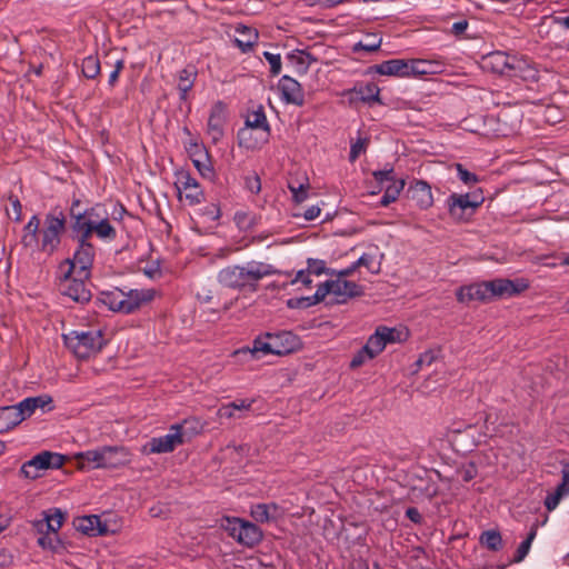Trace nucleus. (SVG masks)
I'll return each instance as SVG.
<instances>
[{"mask_svg": "<svg viewBox=\"0 0 569 569\" xmlns=\"http://www.w3.org/2000/svg\"><path fill=\"white\" fill-rule=\"evenodd\" d=\"M174 186L179 199L187 201L189 206L199 204L203 201L204 194L196 178L189 171L180 170L176 173Z\"/></svg>", "mask_w": 569, "mask_h": 569, "instance_id": "obj_13", "label": "nucleus"}, {"mask_svg": "<svg viewBox=\"0 0 569 569\" xmlns=\"http://www.w3.org/2000/svg\"><path fill=\"white\" fill-rule=\"evenodd\" d=\"M192 162H193L194 167L197 168V170L199 171V173L203 178L209 179V180L213 179L214 171H213L211 163L208 161V157L207 158H200V157L192 158Z\"/></svg>", "mask_w": 569, "mask_h": 569, "instance_id": "obj_42", "label": "nucleus"}, {"mask_svg": "<svg viewBox=\"0 0 569 569\" xmlns=\"http://www.w3.org/2000/svg\"><path fill=\"white\" fill-rule=\"evenodd\" d=\"M186 423L187 420H184L183 423L172 425L167 435L151 438L142 447V452L144 455H159L172 452L178 446H181L187 441V433L184 431Z\"/></svg>", "mask_w": 569, "mask_h": 569, "instance_id": "obj_9", "label": "nucleus"}, {"mask_svg": "<svg viewBox=\"0 0 569 569\" xmlns=\"http://www.w3.org/2000/svg\"><path fill=\"white\" fill-rule=\"evenodd\" d=\"M276 273L280 272L271 264L250 261L243 266L237 264L223 268L218 274V280L227 288L254 292L261 279Z\"/></svg>", "mask_w": 569, "mask_h": 569, "instance_id": "obj_2", "label": "nucleus"}, {"mask_svg": "<svg viewBox=\"0 0 569 569\" xmlns=\"http://www.w3.org/2000/svg\"><path fill=\"white\" fill-rule=\"evenodd\" d=\"M66 347L79 359H88L97 355L104 345L100 330H73L63 335Z\"/></svg>", "mask_w": 569, "mask_h": 569, "instance_id": "obj_5", "label": "nucleus"}, {"mask_svg": "<svg viewBox=\"0 0 569 569\" xmlns=\"http://www.w3.org/2000/svg\"><path fill=\"white\" fill-rule=\"evenodd\" d=\"M363 293L361 286L338 277L336 280L326 281L316 291V300H323L328 295H333L337 302H345L349 298L359 297Z\"/></svg>", "mask_w": 569, "mask_h": 569, "instance_id": "obj_12", "label": "nucleus"}, {"mask_svg": "<svg viewBox=\"0 0 569 569\" xmlns=\"http://www.w3.org/2000/svg\"><path fill=\"white\" fill-rule=\"evenodd\" d=\"M64 462V456L57 452L42 451L21 466L20 475L26 479L34 480L41 477L43 471L61 468Z\"/></svg>", "mask_w": 569, "mask_h": 569, "instance_id": "obj_11", "label": "nucleus"}, {"mask_svg": "<svg viewBox=\"0 0 569 569\" xmlns=\"http://www.w3.org/2000/svg\"><path fill=\"white\" fill-rule=\"evenodd\" d=\"M63 523V515L59 509H51L43 512V518L34 521L33 526L39 533L44 532V526H48V533L57 535Z\"/></svg>", "mask_w": 569, "mask_h": 569, "instance_id": "obj_22", "label": "nucleus"}, {"mask_svg": "<svg viewBox=\"0 0 569 569\" xmlns=\"http://www.w3.org/2000/svg\"><path fill=\"white\" fill-rule=\"evenodd\" d=\"M569 495V463L562 466L561 482L557 486L556 490L548 493L545 499V507L548 511L555 510L560 500Z\"/></svg>", "mask_w": 569, "mask_h": 569, "instance_id": "obj_21", "label": "nucleus"}, {"mask_svg": "<svg viewBox=\"0 0 569 569\" xmlns=\"http://www.w3.org/2000/svg\"><path fill=\"white\" fill-rule=\"evenodd\" d=\"M410 76H422L432 73V63L427 60L413 59L409 60Z\"/></svg>", "mask_w": 569, "mask_h": 569, "instance_id": "obj_40", "label": "nucleus"}, {"mask_svg": "<svg viewBox=\"0 0 569 569\" xmlns=\"http://www.w3.org/2000/svg\"><path fill=\"white\" fill-rule=\"evenodd\" d=\"M51 399L48 397H32L27 398L20 401L17 406L20 416L22 417V421L29 418L37 408H43L46 405H49Z\"/></svg>", "mask_w": 569, "mask_h": 569, "instance_id": "obj_29", "label": "nucleus"}, {"mask_svg": "<svg viewBox=\"0 0 569 569\" xmlns=\"http://www.w3.org/2000/svg\"><path fill=\"white\" fill-rule=\"evenodd\" d=\"M363 347L365 352L370 353V356L373 358L383 351L386 346L383 343L382 335L380 333L379 328H377L375 333L369 337L367 343Z\"/></svg>", "mask_w": 569, "mask_h": 569, "instance_id": "obj_34", "label": "nucleus"}, {"mask_svg": "<svg viewBox=\"0 0 569 569\" xmlns=\"http://www.w3.org/2000/svg\"><path fill=\"white\" fill-rule=\"evenodd\" d=\"M38 543L43 549L57 550V548L60 546V540L57 535L46 533L39 537Z\"/></svg>", "mask_w": 569, "mask_h": 569, "instance_id": "obj_44", "label": "nucleus"}, {"mask_svg": "<svg viewBox=\"0 0 569 569\" xmlns=\"http://www.w3.org/2000/svg\"><path fill=\"white\" fill-rule=\"evenodd\" d=\"M307 270L310 274L320 276L326 271V262L319 259H308Z\"/></svg>", "mask_w": 569, "mask_h": 569, "instance_id": "obj_49", "label": "nucleus"}, {"mask_svg": "<svg viewBox=\"0 0 569 569\" xmlns=\"http://www.w3.org/2000/svg\"><path fill=\"white\" fill-rule=\"evenodd\" d=\"M482 68L497 74L507 77H520L526 61L506 52L496 51L482 58Z\"/></svg>", "mask_w": 569, "mask_h": 569, "instance_id": "obj_10", "label": "nucleus"}, {"mask_svg": "<svg viewBox=\"0 0 569 569\" xmlns=\"http://www.w3.org/2000/svg\"><path fill=\"white\" fill-rule=\"evenodd\" d=\"M406 516L415 523H420L422 521V516L419 510L415 507H410L406 510Z\"/></svg>", "mask_w": 569, "mask_h": 569, "instance_id": "obj_64", "label": "nucleus"}, {"mask_svg": "<svg viewBox=\"0 0 569 569\" xmlns=\"http://www.w3.org/2000/svg\"><path fill=\"white\" fill-rule=\"evenodd\" d=\"M537 530H538V523H533L531 526L530 532L528 533V537L518 547L516 555L513 557V562H521L526 558V556L528 555V552L530 550L531 543L537 536Z\"/></svg>", "mask_w": 569, "mask_h": 569, "instance_id": "obj_35", "label": "nucleus"}, {"mask_svg": "<svg viewBox=\"0 0 569 569\" xmlns=\"http://www.w3.org/2000/svg\"><path fill=\"white\" fill-rule=\"evenodd\" d=\"M480 543L491 551H498L502 548V538L499 531L487 530L481 533Z\"/></svg>", "mask_w": 569, "mask_h": 569, "instance_id": "obj_33", "label": "nucleus"}, {"mask_svg": "<svg viewBox=\"0 0 569 569\" xmlns=\"http://www.w3.org/2000/svg\"><path fill=\"white\" fill-rule=\"evenodd\" d=\"M268 131H256V129L242 128L238 131V143L248 150L260 149L269 140Z\"/></svg>", "mask_w": 569, "mask_h": 569, "instance_id": "obj_20", "label": "nucleus"}, {"mask_svg": "<svg viewBox=\"0 0 569 569\" xmlns=\"http://www.w3.org/2000/svg\"><path fill=\"white\" fill-rule=\"evenodd\" d=\"M457 472L465 482H468L477 476V468L473 463H469L468 466L459 469Z\"/></svg>", "mask_w": 569, "mask_h": 569, "instance_id": "obj_54", "label": "nucleus"}, {"mask_svg": "<svg viewBox=\"0 0 569 569\" xmlns=\"http://www.w3.org/2000/svg\"><path fill=\"white\" fill-rule=\"evenodd\" d=\"M64 230L66 217L63 212L48 213L39 232V249L47 254H52L59 248Z\"/></svg>", "mask_w": 569, "mask_h": 569, "instance_id": "obj_6", "label": "nucleus"}, {"mask_svg": "<svg viewBox=\"0 0 569 569\" xmlns=\"http://www.w3.org/2000/svg\"><path fill=\"white\" fill-rule=\"evenodd\" d=\"M239 352L249 353L252 358H259V353L262 355H271L272 348L270 346L269 339L266 338H257L253 341V346L251 349H242Z\"/></svg>", "mask_w": 569, "mask_h": 569, "instance_id": "obj_36", "label": "nucleus"}, {"mask_svg": "<svg viewBox=\"0 0 569 569\" xmlns=\"http://www.w3.org/2000/svg\"><path fill=\"white\" fill-rule=\"evenodd\" d=\"M456 169H457V173H458L459 179L463 183H466L468 186H472L476 182H478L477 176L475 173H472V172H469L467 169H465L462 164L457 163L456 164Z\"/></svg>", "mask_w": 569, "mask_h": 569, "instance_id": "obj_45", "label": "nucleus"}, {"mask_svg": "<svg viewBox=\"0 0 569 569\" xmlns=\"http://www.w3.org/2000/svg\"><path fill=\"white\" fill-rule=\"evenodd\" d=\"M40 219L37 216H32L28 223L23 227V232L37 234L40 232Z\"/></svg>", "mask_w": 569, "mask_h": 569, "instance_id": "obj_62", "label": "nucleus"}, {"mask_svg": "<svg viewBox=\"0 0 569 569\" xmlns=\"http://www.w3.org/2000/svg\"><path fill=\"white\" fill-rule=\"evenodd\" d=\"M278 89L281 92V98L287 103L302 106L305 102V94L301 84L289 76H283L278 83Z\"/></svg>", "mask_w": 569, "mask_h": 569, "instance_id": "obj_18", "label": "nucleus"}, {"mask_svg": "<svg viewBox=\"0 0 569 569\" xmlns=\"http://www.w3.org/2000/svg\"><path fill=\"white\" fill-rule=\"evenodd\" d=\"M359 93H360V99L363 102H368V103L380 102V98H379L380 89L375 83H368L363 88H360Z\"/></svg>", "mask_w": 569, "mask_h": 569, "instance_id": "obj_41", "label": "nucleus"}, {"mask_svg": "<svg viewBox=\"0 0 569 569\" xmlns=\"http://www.w3.org/2000/svg\"><path fill=\"white\" fill-rule=\"evenodd\" d=\"M482 200L471 199L469 193H452L447 200L450 217L456 221H462L471 216L476 208L481 204Z\"/></svg>", "mask_w": 569, "mask_h": 569, "instance_id": "obj_15", "label": "nucleus"}, {"mask_svg": "<svg viewBox=\"0 0 569 569\" xmlns=\"http://www.w3.org/2000/svg\"><path fill=\"white\" fill-rule=\"evenodd\" d=\"M20 422H22V417L16 405L0 408V433L9 431Z\"/></svg>", "mask_w": 569, "mask_h": 569, "instance_id": "obj_28", "label": "nucleus"}, {"mask_svg": "<svg viewBox=\"0 0 569 569\" xmlns=\"http://www.w3.org/2000/svg\"><path fill=\"white\" fill-rule=\"evenodd\" d=\"M378 328L380 330V333L382 335L385 346H387L388 343L401 342L407 338V333L397 328H389L385 326H380Z\"/></svg>", "mask_w": 569, "mask_h": 569, "instance_id": "obj_38", "label": "nucleus"}, {"mask_svg": "<svg viewBox=\"0 0 569 569\" xmlns=\"http://www.w3.org/2000/svg\"><path fill=\"white\" fill-rule=\"evenodd\" d=\"M60 272V290L64 296L71 298L73 301L81 303L90 300L91 293L84 283V281L89 278H80L74 273H69L64 270Z\"/></svg>", "mask_w": 569, "mask_h": 569, "instance_id": "obj_14", "label": "nucleus"}, {"mask_svg": "<svg viewBox=\"0 0 569 569\" xmlns=\"http://www.w3.org/2000/svg\"><path fill=\"white\" fill-rule=\"evenodd\" d=\"M40 239L37 234L23 232L21 243L24 248H34L39 246Z\"/></svg>", "mask_w": 569, "mask_h": 569, "instance_id": "obj_59", "label": "nucleus"}, {"mask_svg": "<svg viewBox=\"0 0 569 569\" xmlns=\"http://www.w3.org/2000/svg\"><path fill=\"white\" fill-rule=\"evenodd\" d=\"M408 193L416 204L422 210H427L433 204L431 187L423 180H415L411 182Z\"/></svg>", "mask_w": 569, "mask_h": 569, "instance_id": "obj_19", "label": "nucleus"}, {"mask_svg": "<svg viewBox=\"0 0 569 569\" xmlns=\"http://www.w3.org/2000/svg\"><path fill=\"white\" fill-rule=\"evenodd\" d=\"M74 527L78 531L88 536H98L106 532V528L101 527L100 518L96 515L77 518Z\"/></svg>", "mask_w": 569, "mask_h": 569, "instance_id": "obj_26", "label": "nucleus"}, {"mask_svg": "<svg viewBox=\"0 0 569 569\" xmlns=\"http://www.w3.org/2000/svg\"><path fill=\"white\" fill-rule=\"evenodd\" d=\"M288 59L299 67L303 72H307L309 67L317 61V59L307 51H297L288 56Z\"/></svg>", "mask_w": 569, "mask_h": 569, "instance_id": "obj_37", "label": "nucleus"}, {"mask_svg": "<svg viewBox=\"0 0 569 569\" xmlns=\"http://www.w3.org/2000/svg\"><path fill=\"white\" fill-rule=\"evenodd\" d=\"M266 60L270 64V71L272 74H279L281 71V58L279 54H274L271 52H264L263 53Z\"/></svg>", "mask_w": 569, "mask_h": 569, "instance_id": "obj_48", "label": "nucleus"}, {"mask_svg": "<svg viewBox=\"0 0 569 569\" xmlns=\"http://www.w3.org/2000/svg\"><path fill=\"white\" fill-rule=\"evenodd\" d=\"M409 60L391 59L376 66V71L383 76L410 77Z\"/></svg>", "mask_w": 569, "mask_h": 569, "instance_id": "obj_24", "label": "nucleus"}, {"mask_svg": "<svg viewBox=\"0 0 569 569\" xmlns=\"http://www.w3.org/2000/svg\"><path fill=\"white\" fill-rule=\"evenodd\" d=\"M373 177L376 179L377 182L379 183H392V181H397L395 178H393V170L390 169V170H381V171H376L373 172Z\"/></svg>", "mask_w": 569, "mask_h": 569, "instance_id": "obj_53", "label": "nucleus"}, {"mask_svg": "<svg viewBox=\"0 0 569 569\" xmlns=\"http://www.w3.org/2000/svg\"><path fill=\"white\" fill-rule=\"evenodd\" d=\"M187 150H188L189 154L191 156V158H196V157L207 158L208 157V153L204 150V148L201 144H199L198 142H191L190 147L187 148Z\"/></svg>", "mask_w": 569, "mask_h": 569, "instance_id": "obj_60", "label": "nucleus"}, {"mask_svg": "<svg viewBox=\"0 0 569 569\" xmlns=\"http://www.w3.org/2000/svg\"><path fill=\"white\" fill-rule=\"evenodd\" d=\"M244 128L256 129V131H268V134H270V126L262 107L247 114Z\"/></svg>", "mask_w": 569, "mask_h": 569, "instance_id": "obj_30", "label": "nucleus"}, {"mask_svg": "<svg viewBox=\"0 0 569 569\" xmlns=\"http://www.w3.org/2000/svg\"><path fill=\"white\" fill-rule=\"evenodd\" d=\"M289 189L292 192V197L296 202H302L307 199V190L305 189L303 184H299V187H295L292 184H289Z\"/></svg>", "mask_w": 569, "mask_h": 569, "instance_id": "obj_58", "label": "nucleus"}, {"mask_svg": "<svg viewBox=\"0 0 569 569\" xmlns=\"http://www.w3.org/2000/svg\"><path fill=\"white\" fill-rule=\"evenodd\" d=\"M373 258L370 254L363 253L357 261L356 266L359 267H366L368 270H370L372 273H377L379 269H373Z\"/></svg>", "mask_w": 569, "mask_h": 569, "instance_id": "obj_56", "label": "nucleus"}, {"mask_svg": "<svg viewBox=\"0 0 569 569\" xmlns=\"http://www.w3.org/2000/svg\"><path fill=\"white\" fill-rule=\"evenodd\" d=\"M156 293L154 289L123 291L114 288L113 290L101 292L100 300L111 311L129 315L150 303L154 299Z\"/></svg>", "mask_w": 569, "mask_h": 569, "instance_id": "obj_4", "label": "nucleus"}, {"mask_svg": "<svg viewBox=\"0 0 569 569\" xmlns=\"http://www.w3.org/2000/svg\"><path fill=\"white\" fill-rule=\"evenodd\" d=\"M310 273L309 271L306 269V270H299L295 278L290 281V284H295L297 282H301L303 286L306 287H310V284L312 283V280L310 278Z\"/></svg>", "mask_w": 569, "mask_h": 569, "instance_id": "obj_55", "label": "nucleus"}, {"mask_svg": "<svg viewBox=\"0 0 569 569\" xmlns=\"http://www.w3.org/2000/svg\"><path fill=\"white\" fill-rule=\"evenodd\" d=\"M226 121V104L221 101H218L211 108L207 124V132L213 142H218L223 137Z\"/></svg>", "mask_w": 569, "mask_h": 569, "instance_id": "obj_17", "label": "nucleus"}, {"mask_svg": "<svg viewBox=\"0 0 569 569\" xmlns=\"http://www.w3.org/2000/svg\"><path fill=\"white\" fill-rule=\"evenodd\" d=\"M217 416L220 418H227V419H233V418H241V415H237V411L234 410L232 403H227L221 406L218 411Z\"/></svg>", "mask_w": 569, "mask_h": 569, "instance_id": "obj_51", "label": "nucleus"}, {"mask_svg": "<svg viewBox=\"0 0 569 569\" xmlns=\"http://www.w3.org/2000/svg\"><path fill=\"white\" fill-rule=\"evenodd\" d=\"M527 288L528 283L525 280L495 279L462 286L457 290L456 297L461 303L488 302L495 298L512 297Z\"/></svg>", "mask_w": 569, "mask_h": 569, "instance_id": "obj_1", "label": "nucleus"}, {"mask_svg": "<svg viewBox=\"0 0 569 569\" xmlns=\"http://www.w3.org/2000/svg\"><path fill=\"white\" fill-rule=\"evenodd\" d=\"M82 73L88 79H94L100 73V62L98 58L89 56L82 61Z\"/></svg>", "mask_w": 569, "mask_h": 569, "instance_id": "obj_39", "label": "nucleus"}, {"mask_svg": "<svg viewBox=\"0 0 569 569\" xmlns=\"http://www.w3.org/2000/svg\"><path fill=\"white\" fill-rule=\"evenodd\" d=\"M11 210L7 209V213L9 218L13 219L14 221H20L22 217V206L17 197H10L9 198Z\"/></svg>", "mask_w": 569, "mask_h": 569, "instance_id": "obj_47", "label": "nucleus"}, {"mask_svg": "<svg viewBox=\"0 0 569 569\" xmlns=\"http://www.w3.org/2000/svg\"><path fill=\"white\" fill-rule=\"evenodd\" d=\"M40 219L37 216H32L28 223L23 227V232L37 234L40 232Z\"/></svg>", "mask_w": 569, "mask_h": 569, "instance_id": "obj_61", "label": "nucleus"}, {"mask_svg": "<svg viewBox=\"0 0 569 569\" xmlns=\"http://www.w3.org/2000/svg\"><path fill=\"white\" fill-rule=\"evenodd\" d=\"M79 246L71 259H67L61 266L60 271L64 270L74 273L80 278H90L96 251L92 243L81 237H78Z\"/></svg>", "mask_w": 569, "mask_h": 569, "instance_id": "obj_8", "label": "nucleus"}, {"mask_svg": "<svg viewBox=\"0 0 569 569\" xmlns=\"http://www.w3.org/2000/svg\"><path fill=\"white\" fill-rule=\"evenodd\" d=\"M322 300H316V293L311 297L292 298L287 301V306L291 309L306 308L321 302Z\"/></svg>", "mask_w": 569, "mask_h": 569, "instance_id": "obj_43", "label": "nucleus"}, {"mask_svg": "<svg viewBox=\"0 0 569 569\" xmlns=\"http://www.w3.org/2000/svg\"><path fill=\"white\" fill-rule=\"evenodd\" d=\"M198 72L193 66H188L178 73V84L180 99L187 100L189 91L192 89Z\"/></svg>", "mask_w": 569, "mask_h": 569, "instance_id": "obj_27", "label": "nucleus"}, {"mask_svg": "<svg viewBox=\"0 0 569 569\" xmlns=\"http://www.w3.org/2000/svg\"><path fill=\"white\" fill-rule=\"evenodd\" d=\"M81 469H98L100 468L99 449L87 450L79 452L74 456Z\"/></svg>", "mask_w": 569, "mask_h": 569, "instance_id": "obj_31", "label": "nucleus"}, {"mask_svg": "<svg viewBox=\"0 0 569 569\" xmlns=\"http://www.w3.org/2000/svg\"><path fill=\"white\" fill-rule=\"evenodd\" d=\"M98 449L100 468L116 469L130 462V453L124 447L103 446Z\"/></svg>", "mask_w": 569, "mask_h": 569, "instance_id": "obj_16", "label": "nucleus"}, {"mask_svg": "<svg viewBox=\"0 0 569 569\" xmlns=\"http://www.w3.org/2000/svg\"><path fill=\"white\" fill-rule=\"evenodd\" d=\"M79 204V201H74L71 207V216L74 219L72 229L78 237H81L90 241L91 236L94 233L102 240H114L117 231L110 223L107 214L100 213V208L94 207L84 212H76L74 207Z\"/></svg>", "mask_w": 569, "mask_h": 569, "instance_id": "obj_3", "label": "nucleus"}, {"mask_svg": "<svg viewBox=\"0 0 569 569\" xmlns=\"http://www.w3.org/2000/svg\"><path fill=\"white\" fill-rule=\"evenodd\" d=\"M267 339H269L270 346L272 348L271 355L281 356V355H284V353H288L291 351V348L280 347L279 342H280L281 336L267 335Z\"/></svg>", "mask_w": 569, "mask_h": 569, "instance_id": "obj_50", "label": "nucleus"}, {"mask_svg": "<svg viewBox=\"0 0 569 569\" xmlns=\"http://www.w3.org/2000/svg\"><path fill=\"white\" fill-rule=\"evenodd\" d=\"M254 400L241 399L231 402L236 411H249L253 405Z\"/></svg>", "mask_w": 569, "mask_h": 569, "instance_id": "obj_63", "label": "nucleus"}, {"mask_svg": "<svg viewBox=\"0 0 569 569\" xmlns=\"http://www.w3.org/2000/svg\"><path fill=\"white\" fill-rule=\"evenodd\" d=\"M368 146V139L367 138H359L355 143L351 144L350 149V161L353 162L356 159L360 156L361 152L366 151V148Z\"/></svg>", "mask_w": 569, "mask_h": 569, "instance_id": "obj_46", "label": "nucleus"}, {"mask_svg": "<svg viewBox=\"0 0 569 569\" xmlns=\"http://www.w3.org/2000/svg\"><path fill=\"white\" fill-rule=\"evenodd\" d=\"M246 187L252 193H259L261 190L260 178L257 174L250 176L246 178Z\"/></svg>", "mask_w": 569, "mask_h": 569, "instance_id": "obj_57", "label": "nucleus"}, {"mask_svg": "<svg viewBox=\"0 0 569 569\" xmlns=\"http://www.w3.org/2000/svg\"><path fill=\"white\" fill-rule=\"evenodd\" d=\"M250 516L257 522L266 523L276 521L281 516V511L276 503H257L251 506Z\"/></svg>", "mask_w": 569, "mask_h": 569, "instance_id": "obj_23", "label": "nucleus"}, {"mask_svg": "<svg viewBox=\"0 0 569 569\" xmlns=\"http://www.w3.org/2000/svg\"><path fill=\"white\" fill-rule=\"evenodd\" d=\"M373 359L372 356H370V353H366L365 352V347L361 348V350H359L357 352V355L352 358L351 362H350V367L351 368H358L360 366H362L363 363H366L368 360H371Z\"/></svg>", "mask_w": 569, "mask_h": 569, "instance_id": "obj_52", "label": "nucleus"}, {"mask_svg": "<svg viewBox=\"0 0 569 569\" xmlns=\"http://www.w3.org/2000/svg\"><path fill=\"white\" fill-rule=\"evenodd\" d=\"M405 188V180L400 179L398 181H392V183L387 184L385 188V193L380 200V204L382 207L389 206L391 202H395L400 196L401 191Z\"/></svg>", "mask_w": 569, "mask_h": 569, "instance_id": "obj_32", "label": "nucleus"}, {"mask_svg": "<svg viewBox=\"0 0 569 569\" xmlns=\"http://www.w3.org/2000/svg\"><path fill=\"white\" fill-rule=\"evenodd\" d=\"M221 527L238 543L246 547L257 546L263 537L261 529L257 525L237 517H224L221 521Z\"/></svg>", "mask_w": 569, "mask_h": 569, "instance_id": "obj_7", "label": "nucleus"}, {"mask_svg": "<svg viewBox=\"0 0 569 569\" xmlns=\"http://www.w3.org/2000/svg\"><path fill=\"white\" fill-rule=\"evenodd\" d=\"M236 32L240 37L234 39V43L241 49L242 52L250 51L258 41L259 34L254 28L244 24H238L236 27Z\"/></svg>", "mask_w": 569, "mask_h": 569, "instance_id": "obj_25", "label": "nucleus"}]
</instances>
